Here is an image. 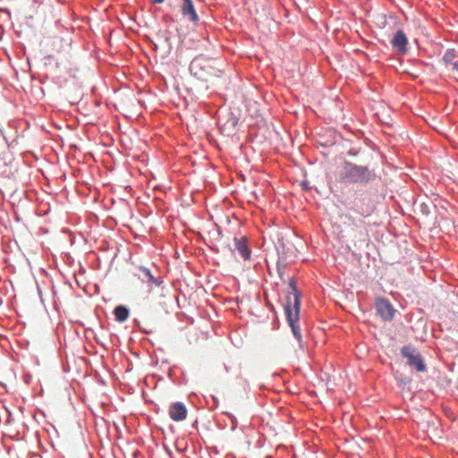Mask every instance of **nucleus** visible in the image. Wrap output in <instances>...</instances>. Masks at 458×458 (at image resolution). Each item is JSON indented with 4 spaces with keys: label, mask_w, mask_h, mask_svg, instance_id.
Instances as JSON below:
<instances>
[{
    "label": "nucleus",
    "mask_w": 458,
    "mask_h": 458,
    "mask_svg": "<svg viewBox=\"0 0 458 458\" xmlns=\"http://www.w3.org/2000/svg\"><path fill=\"white\" fill-rule=\"evenodd\" d=\"M301 293L297 289L296 283L293 278L289 281V289L286 291L285 302L284 304L286 320L292 329L294 337L301 341V335L298 321L300 318L301 309Z\"/></svg>",
    "instance_id": "nucleus-1"
},
{
    "label": "nucleus",
    "mask_w": 458,
    "mask_h": 458,
    "mask_svg": "<svg viewBox=\"0 0 458 458\" xmlns=\"http://www.w3.org/2000/svg\"><path fill=\"white\" fill-rule=\"evenodd\" d=\"M374 170L368 165H360L349 160H344L338 171V179L341 182L355 184H367L376 179Z\"/></svg>",
    "instance_id": "nucleus-2"
},
{
    "label": "nucleus",
    "mask_w": 458,
    "mask_h": 458,
    "mask_svg": "<svg viewBox=\"0 0 458 458\" xmlns=\"http://www.w3.org/2000/svg\"><path fill=\"white\" fill-rule=\"evenodd\" d=\"M217 62L204 55L196 56L190 64L191 73L197 79L208 82L214 78H220L223 71L216 66Z\"/></svg>",
    "instance_id": "nucleus-3"
},
{
    "label": "nucleus",
    "mask_w": 458,
    "mask_h": 458,
    "mask_svg": "<svg viewBox=\"0 0 458 458\" xmlns=\"http://www.w3.org/2000/svg\"><path fill=\"white\" fill-rule=\"evenodd\" d=\"M402 355L406 359V363L410 367L416 369L418 371L425 369L424 361L417 349L411 346H403L402 348Z\"/></svg>",
    "instance_id": "nucleus-4"
},
{
    "label": "nucleus",
    "mask_w": 458,
    "mask_h": 458,
    "mask_svg": "<svg viewBox=\"0 0 458 458\" xmlns=\"http://www.w3.org/2000/svg\"><path fill=\"white\" fill-rule=\"evenodd\" d=\"M376 309L377 314L384 319V320H392L394 318V314L395 312V310L392 306V304L389 302V301L386 299H377L376 301Z\"/></svg>",
    "instance_id": "nucleus-5"
},
{
    "label": "nucleus",
    "mask_w": 458,
    "mask_h": 458,
    "mask_svg": "<svg viewBox=\"0 0 458 458\" xmlns=\"http://www.w3.org/2000/svg\"><path fill=\"white\" fill-rule=\"evenodd\" d=\"M169 417L174 421H182L187 418L188 410L182 402L173 403L168 410Z\"/></svg>",
    "instance_id": "nucleus-6"
},
{
    "label": "nucleus",
    "mask_w": 458,
    "mask_h": 458,
    "mask_svg": "<svg viewBox=\"0 0 458 458\" xmlns=\"http://www.w3.org/2000/svg\"><path fill=\"white\" fill-rule=\"evenodd\" d=\"M139 271L140 272V275H139V278L147 284H153L156 286L159 287L161 286L163 280L159 276H156L154 273L150 270V268L146 267H140Z\"/></svg>",
    "instance_id": "nucleus-7"
},
{
    "label": "nucleus",
    "mask_w": 458,
    "mask_h": 458,
    "mask_svg": "<svg viewBox=\"0 0 458 458\" xmlns=\"http://www.w3.org/2000/svg\"><path fill=\"white\" fill-rule=\"evenodd\" d=\"M393 47L400 54H405L407 51L408 39L403 30H397L391 41Z\"/></svg>",
    "instance_id": "nucleus-8"
},
{
    "label": "nucleus",
    "mask_w": 458,
    "mask_h": 458,
    "mask_svg": "<svg viewBox=\"0 0 458 458\" xmlns=\"http://www.w3.org/2000/svg\"><path fill=\"white\" fill-rule=\"evenodd\" d=\"M234 250H237L239 254L244 259H249L250 258V250L247 246L245 238H234Z\"/></svg>",
    "instance_id": "nucleus-9"
},
{
    "label": "nucleus",
    "mask_w": 458,
    "mask_h": 458,
    "mask_svg": "<svg viewBox=\"0 0 458 458\" xmlns=\"http://www.w3.org/2000/svg\"><path fill=\"white\" fill-rule=\"evenodd\" d=\"M182 13L184 16H189L190 20L192 21H198L199 16L195 12V8L192 3V0H183V4L182 6Z\"/></svg>",
    "instance_id": "nucleus-10"
},
{
    "label": "nucleus",
    "mask_w": 458,
    "mask_h": 458,
    "mask_svg": "<svg viewBox=\"0 0 458 458\" xmlns=\"http://www.w3.org/2000/svg\"><path fill=\"white\" fill-rule=\"evenodd\" d=\"M129 309L126 306L119 305L114 308V314L118 322H124L129 317Z\"/></svg>",
    "instance_id": "nucleus-11"
},
{
    "label": "nucleus",
    "mask_w": 458,
    "mask_h": 458,
    "mask_svg": "<svg viewBox=\"0 0 458 458\" xmlns=\"http://www.w3.org/2000/svg\"><path fill=\"white\" fill-rule=\"evenodd\" d=\"M454 58H455V51L454 49H447L443 56V61L446 64H451L452 63L454 62Z\"/></svg>",
    "instance_id": "nucleus-12"
},
{
    "label": "nucleus",
    "mask_w": 458,
    "mask_h": 458,
    "mask_svg": "<svg viewBox=\"0 0 458 458\" xmlns=\"http://www.w3.org/2000/svg\"><path fill=\"white\" fill-rule=\"evenodd\" d=\"M361 148H351L347 151V155L350 157H356L360 153Z\"/></svg>",
    "instance_id": "nucleus-13"
},
{
    "label": "nucleus",
    "mask_w": 458,
    "mask_h": 458,
    "mask_svg": "<svg viewBox=\"0 0 458 458\" xmlns=\"http://www.w3.org/2000/svg\"><path fill=\"white\" fill-rule=\"evenodd\" d=\"M420 210L424 216H428L430 214L429 207L425 203L420 205Z\"/></svg>",
    "instance_id": "nucleus-14"
},
{
    "label": "nucleus",
    "mask_w": 458,
    "mask_h": 458,
    "mask_svg": "<svg viewBox=\"0 0 458 458\" xmlns=\"http://www.w3.org/2000/svg\"><path fill=\"white\" fill-rule=\"evenodd\" d=\"M277 270H278V274H279L280 278L282 280H284V272H283V268L279 265V262L277 263Z\"/></svg>",
    "instance_id": "nucleus-15"
},
{
    "label": "nucleus",
    "mask_w": 458,
    "mask_h": 458,
    "mask_svg": "<svg viewBox=\"0 0 458 458\" xmlns=\"http://www.w3.org/2000/svg\"><path fill=\"white\" fill-rule=\"evenodd\" d=\"M23 381L26 384H30V374H23Z\"/></svg>",
    "instance_id": "nucleus-16"
},
{
    "label": "nucleus",
    "mask_w": 458,
    "mask_h": 458,
    "mask_svg": "<svg viewBox=\"0 0 458 458\" xmlns=\"http://www.w3.org/2000/svg\"><path fill=\"white\" fill-rule=\"evenodd\" d=\"M450 65L452 66L453 70H455L458 72V61H454Z\"/></svg>",
    "instance_id": "nucleus-17"
},
{
    "label": "nucleus",
    "mask_w": 458,
    "mask_h": 458,
    "mask_svg": "<svg viewBox=\"0 0 458 458\" xmlns=\"http://www.w3.org/2000/svg\"><path fill=\"white\" fill-rule=\"evenodd\" d=\"M153 4H161L163 3L165 0H150Z\"/></svg>",
    "instance_id": "nucleus-18"
},
{
    "label": "nucleus",
    "mask_w": 458,
    "mask_h": 458,
    "mask_svg": "<svg viewBox=\"0 0 458 458\" xmlns=\"http://www.w3.org/2000/svg\"><path fill=\"white\" fill-rule=\"evenodd\" d=\"M237 124V120L234 119L233 122V125L235 126Z\"/></svg>",
    "instance_id": "nucleus-19"
},
{
    "label": "nucleus",
    "mask_w": 458,
    "mask_h": 458,
    "mask_svg": "<svg viewBox=\"0 0 458 458\" xmlns=\"http://www.w3.org/2000/svg\"><path fill=\"white\" fill-rule=\"evenodd\" d=\"M144 333L146 334H150V331H147V330H142Z\"/></svg>",
    "instance_id": "nucleus-20"
},
{
    "label": "nucleus",
    "mask_w": 458,
    "mask_h": 458,
    "mask_svg": "<svg viewBox=\"0 0 458 458\" xmlns=\"http://www.w3.org/2000/svg\"><path fill=\"white\" fill-rule=\"evenodd\" d=\"M228 249H229V250H230L231 252H233V250L232 248L228 247Z\"/></svg>",
    "instance_id": "nucleus-21"
}]
</instances>
